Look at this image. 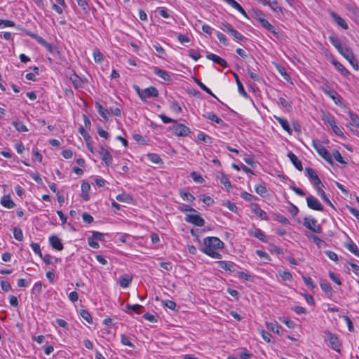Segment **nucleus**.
<instances>
[{"instance_id": "f257e3e1", "label": "nucleus", "mask_w": 359, "mask_h": 359, "mask_svg": "<svg viewBox=\"0 0 359 359\" xmlns=\"http://www.w3.org/2000/svg\"><path fill=\"white\" fill-rule=\"evenodd\" d=\"M224 247V243L219 238L210 236L204 238L203 246L200 248V250L212 258L221 259L222 255L216 250L222 249Z\"/></svg>"}, {"instance_id": "f03ea898", "label": "nucleus", "mask_w": 359, "mask_h": 359, "mask_svg": "<svg viewBox=\"0 0 359 359\" xmlns=\"http://www.w3.org/2000/svg\"><path fill=\"white\" fill-rule=\"evenodd\" d=\"M312 145L317 151V153L327 163H332V157L329 151L325 147L320 143L319 140H314L312 142Z\"/></svg>"}, {"instance_id": "7ed1b4c3", "label": "nucleus", "mask_w": 359, "mask_h": 359, "mask_svg": "<svg viewBox=\"0 0 359 359\" xmlns=\"http://www.w3.org/2000/svg\"><path fill=\"white\" fill-rule=\"evenodd\" d=\"M303 225L313 233H320L322 232V227L318 224L315 218L305 217L304 219Z\"/></svg>"}, {"instance_id": "20e7f679", "label": "nucleus", "mask_w": 359, "mask_h": 359, "mask_svg": "<svg viewBox=\"0 0 359 359\" xmlns=\"http://www.w3.org/2000/svg\"><path fill=\"white\" fill-rule=\"evenodd\" d=\"M170 130L174 135L179 137H186L190 133L189 128L182 123H176L170 126Z\"/></svg>"}, {"instance_id": "39448f33", "label": "nucleus", "mask_w": 359, "mask_h": 359, "mask_svg": "<svg viewBox=\"0 0 359 359\" xmlns=\"http://www.w3.org/2000/svg\"><path fill=\"white\" fill-rule=\"evenodd\" d=\"M185 221L200 227L203 226L205 224V220L198 214V212L187 215L185 217Z\"/></svg>"}, {"instance_id": "423d86ee", "label": "nucleus", "mask_w": 359, "mask_h": 359, "mask_svg": "<svg viewBox=\"0 0 359 359\" xmlns=\"http://www.w3.org/2000/svg\"><path fill=\"white\" fill-rule=\"evenodd\" d=\"M325 334L328 337V341L332 348L339 353L341 344L337 337L329 331L325 332Z\"/></svg>"}, {"instance_id": "0eeeda50", "label": "nucleus", "mask_w": 359, "mask_h": 359, "mask_svg": "<svg viewBox=\"0 0 359 359\" xmlns=\"http://www.w3.org/2000/svg\"><path fill=\"white\" fill-rule=\"evenodd\" d=\"M305 171L306 172L308 177L309 178L310 181L313 183L316 189V187L323 186L320 178L318 177V176L315 172L313 168L307 167L306 168Z\"/></svg>"}, {"instance_id": "6e6552de", "label": "nucleus", "mask_w": 359, "mask_h": 359, "mask_svg": "<svg viewBox=\"0 0 359 359\" xmlns=\"http://www.w3.org/2000/svg\"><path fill=\"white\" fill-rule=\"evenodd\" d=\"M307 205L309 208L318 211H323L324 208L320 201L313 196H309L306 198Z\"/></svg>"}, {"instance_id": "1a4fd4ad", "label": "nucleus", "mask_w": 359, "mask_h": 359, "mask_svg": "<svg viewBox=\"0 0 359 359\" xmlns=\"http://www.w3.org/2000/svg\"><path fill=\"white\" fill-rule=\"evenodd\" d=\"M158 95V90L155 87L150 86L142 90V92H141L140 98L142 100H145L149 97H156Z\"/></svg>"}, {"instance_id": "9d476101", "label": "nucleus", "mask_w": 359, "mask_h": 359, "mask_svg": "<svg viewBox=\"0 0 359 359\" xmlns=\"http://www.w3.org/2000/svg\"><path fill=\"white\" fill-rule=\"evenodd\" d=\"M257 20L260 22L264 28L273 34L275 36H278L279 32L277 31V29H276L275 27L273 26L267 20L264 18L259 17L257 18Z\"/></svg>"}, {"instance_id": "9b49d317", "label": "nucleus", "mask_w": 359, "mask_h": 359, "mask_svg": "<svg viewBox=\"0 0 359 359\" xmlns=\"http://www.w3.org/2000/svg\"><path fill=\"white\" fill-rule=\"evenodd\" d=\"M99 154L107 166L112 164V156L107 149L102 147L99 150Z\"/></svg>"}, {"instance_id": "f8f14e48", "label": "nucleus", "mask_w": 359, "mask_h": 359, "mask_svg": "<svg viewBox=\"0 0 359 359\" xmlns=\"http://www.w3.org/2000/svg\"><path fill=\"white\" fill-rule=\"evenodd\" d=\"M206 58L213 61L215 63L218 64L219 65L224 68H226L228 67L227 62L224 59L220 57L219 56L214 53H208L206 55Z\"/></svg>"}, {"instance_id": "ddd939ff", "label": "nucleus", "mask_w": 359, "mask_h": 359, "mask_svg": "<svg viewBox=\"0 0 359 359\" xmlns=\"http://www.w3.org/2000/svg\"><path fill=\"white\" fill-rule=\"evenodd\" d=\"M154 73L162 79L165 81H170L172 80L170 75L169 73L163 69L158 68V67H153Z\"/></svg>"}, {"instance_id": "4468645a", "label": "nucleus", "mask_w": 359, "mask_h": 359, "mask_svg": "<svg viewBox=\"0 0 359 359\" xmlns=\"http://www.w3.org/2000/svg\"><path fill=\"white\" fill-rule=\"evenodd\" d=\"M330 15L332 17L334 21L341 28L344 29H347L348 28V26L347 23L345 22V20L342 18H341L337 13L330 11Z\"/></svg>"}, {"instance_id": "2eb2a0df", "label": "nucleus", "mask_w": 359, "mask_h": 359, "mask_svg": "<svg viewBox=\"0 0 359 359\" xmlns=\"http://www.w3.org/2000/svg\"><path fill=\"white\" fill-rule=\"evenodd\" d=\"M332 64L334 66V67L337 69V70L340 72L342 75L345 76H348L351 75V73L339 61H337L335 59H332L331 60Z\"/></svg>"}, {"instance_id": "dca6fc26", "label": "nucleus", "mask_w": 359, "mask_h": 359, "mask_svg": "<svg viewBox=\"0 0 359 359\" xmlns=\"http://www.w3.org/2000/svg\"><path fill=\"white\" fill-rule=\"evenodd\" d=\"M249 234L251 236L258 238L259 240H260L262 242H267L266 236L259 229L253 228L252 229H250Z\"/></svg>"}, {"instance_id": "f3484780", "label": "nucleus", "mask_w": 359, "mask_h": 359, "mask_svg": "<svg viewBox=\"0 0 359 359\" xmlns=\"http://www.w3.org/2000/svg\"><path fill=\"white\" fill-rule=\"evenodd\" d=\"M49 242L50 245L57 250H62L63 249V245L60 239L57 236H51L49 238Z\"/></svg>"}, {"instance_id": "a211bd4d", "label": "nucleus", "mask_w": 359, "mask_h": 359, "mask_svg": "<svg viewBox=\"0 0 359 359\" xmlns=\"http://www.w3.org/2000/svg\"><path fill=\"white\" fill-rule=\"evenodd\" d=\"M287 157L292 162V163L294 165V166L299 171H302L303 170V167L302 165L301 161L298 159L297 156L293 154L292 151H290L287 154Z\"/></svg>"}, {"instance_id": "6ab92c4d", "label": "nucleus", "mask_w": 359, "mask_h": 359, "mask_svg": "<svg viewBox=\"0 0 359 359\" xmlns=\"http://www.w3.org/2000/svg\"><path fill=\"white\" fill-rule=\"evenodd\" d=\"M133 280V276L130 274H124L118 278V283L121 287L126 288Z\"/></svg>"}, {"instance_id": "aec40b11", "label": "nucleus", "mask_w": 359, "mask_h": 359, "mask_svg": "<svg viewBox=\"0 0 359 359\" xmlns=\"http://www.w3.org/2000/svg\"><path fill=\"white\" fill-rule=\"evenodd\" d=\"M219 267L229 272H233L235 271V264L231 262L226 261H218L217 262Z\"/></svg>"}, {"instance_id": "412c9836", "label": "nucleus", "mask_w": 359, "mask_h": 359, "mask_svg": "<svg viewBox=\"0 0 359 359\" xmlns=\"http://www.w3.org/2000/svg\"><path fill=\"white\" fill-rule=\"evenodd\" d=\"M337 50L346 60L351 59L353 57V53L352 50L345 45H343Z\"/></svg>"}, {"instance_id": "4be33fe9", "label": "nucleus", "mask_w": 359, "mask_h": 359, "mask_svg": "<svg viewBox=\"0 0 359 359\" xmlns=\"http://www.w3.org/2000/svg\"><path fill=\"white\" fill-rule=\"evenodd\" d=\"M203 116L207 118V119H209L212 121H214L216 123L220 125V126H224L225 123H224V121L219 118L215 114H214L213 112H207L205 114L203 115Z\"/></svg>"}, {"instance_id": "5701e85b", "label": "nucleus", "mask_w": 359, "mask_h": 359, "mask_svg": "<svg viewBox=\"0 0 359 359\" xmlns=\"http://www.w3.org/2000/svg\"><path fill=\"white\" fill-rule=\"evenodd\" d=\"M217 178L224 186L225 189L229 191L231 187V184L229 177L225 174L221 172L217 175Z\"/></svg>"}, {"instance_id": "b1692460", "label": "nucleus", "mask_w": 359, "mask_h": 359, "mask_svg": "<svg viewBox=\"0 0 359 359\" xmlns=\"http://www.w3.org/2000/svg\"><path fill=\"white\" fill-rule=\"evenodd\" d=\"M274 118L280 123V125L283 128V130L287 131L289 134L292 133V130L290 127L289 123L285 118H281V117H279L277 116H274Z\"/></svg>"}, {"instance_id": "393cba45", "label": "nucleus", "mask_w": 359, "mask_h": 359, "mask_svg": "<svg viewBox=\"0 0 359 359\" xmlns=\"http://www.w3.org/2000/svg\"><path fill=\"white\" fill-rule=\"evenodd\" d=\"M224 1L226 2L231 6H232L233 8L237 10L238 12H240L244 16H248L246 12L243 8V7L235 0H224Z\"/></svg>"}, {"instance_id": "a878e982", "label": "nucleus", "mask_w": 359, "mask_h": 359, "mask_svg": "<svg viewBox=\"0 0 359 359\" xmlns=\"http://www.w3.org/2000/svg\"><path fill=\"white\" fill-rule=\"evenodd\" d=\"M1 204L8 209L13 208L15 206V203L11 200L9 195L4 196L1 199Z\"/></svg>"}, {"instance_id": "bb28decb", "label": "nucleus", "mask_w": 359, "mask_h": 359, "mask_svg": "<svg viewBox=\"0 0 359 359\" xmlns=\"http://www.w3.org/2000/svg\"><path fill=\"white\" fill-rule=\"evenodd\" d=\"M266 328L277 334H281L283 328L279 325L276 322L275 323H266Z\"/></svg>"}, {"instance_id": "cd10ccee", "label": "nucleus", "mask_w": 359, "mask_h": 359, "mask_svg": "<svg viewBox=\"0 0 359 359\" xmlns=\"http://www.w3.org/2000/svg\"><path fill=\"white\" fill-rule=\"evenodd\" d=\"M95 107L97 110L98 114L102 116V118L107 121L108 120V114H109V110L104 108L102 104H100L99 102H95Z\"/></svg>"}, {"instance_id": "c85d7f7f", "label": "nucleus", "mask_w": 359, "mask_h": 359, "mask_svg": "<svg viewBox=\"0 0 359 359\" xmlns=\"http://www.w3.org/2000/svg\"><path fill=\"white\" fill-rule=\"evenodd\" d=\"M233 76L235 78V81L236 82V84H237V86H238V92L239 93L244 97L247 98L248 97V93H246V91L244 89V87L242 84V83L241 82L240 79H239V77L238 76L237 74L236 73H233Z\"/></svg>"}, {"instance_id": "c756f323", "label": "nucleus", "mask_w": 359, "mask_h": 359, "mask_svg": "<svg viewBox=\"0 0 359 359\" xmlns=\"http://www.w3.org/2000/svg\"><path fill=\"white\" fill-rule=\"evenodd\" d=\"M345 247L351 253L359 257V250L357 245L351 240L345 245Z\"/></svg>"}, {"instance_id": "7c9ffc66", "label": "nucleus", "mask_w": 359, "mask_h": 359, "mask_svg": "<svg viewBox=\"0 0 359 359\" xmlns=\"http://www.w3.org/2000/svg\"><path fill=\"white\" fill-rule=\"evenodd\" d=\"M70 79L76 89L83 87V82L78 75L74 74L72 76H71Z\"/></svg>"}, {"instance_id": "2f4dec72", "label": "nucleus", "mask_w": 359, "mask_h": 359, "mask_svg": "<svg viewBox=\"0 0 359 359\" xmlns=\"http://www.w3.org/2000/svg\"><path fill=\"white\" fill-rule=\"evenodd\" d=\"M321 90L325 95H328L336 104H338L339 100L336 97V95H337V93L336 92L327 90L324 87H321Z\"/></svg>"}, {"instance_id": "473e14b6", "label": "nucleus", "mask_w": 359, "mask_h": 359, "mask_svg": "<svg viewBox=\"0 0 359 359\" xmlns=\"http://www.w3.org/2000/svg\"><path fill=\"white\" fill-rule=\"evenodd\" d=\"M13 126L15 127L16 130L18 132H27L28 131V128L27 126L20 121H13L12 122Z\"/></svg>"}, {"instance_id": "72a5a7b5", "label": "nucleus", "mask_w": 359, "mask_h": 359, "mask_svg": "<svg viewBox=\"0 0 359 359\" xmlns=\"http://www.w3.org/2000/svg\"><path fill=\"white\" fill-rule=\"evenodd\" d=\"M263 1L264 4L269 5L274 11H281V7L278 6V1L276 0H265Z\"/></svg>"}, {"instance_id": "f704fd0d", "label": "nucleus", "mask_w": 359, "mask_h": 359, "mask_svg": "<svg viewBox=\"0 0 359 359\" xmlns=\"http://www.w3.org/2000/svg\"><path fill=\"white\" fill-rule=\"evenodd\" d=\"M329 41L330 43L334 46V47L338 50L339 48H341L343 44L341 43L340 39L337 37L336 36L331 35L329 36Z\"/></svg>"}, {"instance_id": "c9c22d12", "label": "nucleus", "mask_w": 359, "mask_h": 359, "mask_svg": "<svg viewBox=\"0 0 359 359\" xmlns=\"http://www.w3.org/2000/svg\"><path fill=\"white\" fill-rule=\"evenodd\" d=\"M322 120L328 123L331 127L335 124V121L334 117L329 113L323 114L322 116Z\"/></svg>"}, {"instance_id": "e433bc0d", "label": "nucleus", "mask_w": 359, "mask_h": 359, "mask_svg": "<svg viewBox=\"0 0 359 359\" xmlns=\"http://www.w3.org/2000/svg\"><path fill=\"white\" fill-rule=\"evenodd\" d=\"M322 187L323 186H320L319 187H316V191L318 194V195L323 198V200L327 203L328 205H330V206H333L331 201L329 200V198L327 197L325 191L322 189Z\"/></svg>"}, {"instance_id": "4c0bfd02", "label": "nucleus", "mask_w": 359, "mask_h": 359, "mask_svg": "<svg viewBox=\"0 0 359 359\" xmlns=\"http://www.w3.org/2000/svg\"><path fill=\"white\" fill-rule=\"evenodd\" d=\"M14 238L19 241H22L23 240V233L22 229L20 227H14L13 230Z\"/></svg>"}, {"instance_id": "58836bf2", "label": "nucleus", "mask_w": 359, "mask_h": 359, "mask_svg": "<svg viewBox=\"0 0 359 359\" xmlns=\"http://www.w3.org/2000/svg\"><path fill=\"white\" fill-rule=\"evenodd\" d=\"M252 211L262 219H267V215L266 212H264L263 210H262L259 207L256 205L253 209Z\"/></svg>"}, {"instance_id": "ea45409f", "label": "nucleus", "mask_w": 359, "mask_h": 359, "mask_svg": "<svg viewBox=\"0 0 359 359\" xmlns=\"http://www.w3.org/2000/svg\"><path fill=\"white\" fill-rule=\"evenodd\" d=\"M180 195L183 200H187L191 202L195 200V197L187 191H184V190L182 189L180 190Z\"/></svg>"}, {"instance_id": "a19ab883", "label": "nucleus", "mask_w": 359, "mask_h": 359, "mask_svg": "<svg viewBox=\"0 0 359 359\" xmlns=\"http://www.w3.org/2000/svg\"><path fill=\"white\" fill-rule=\"evenodd\" d=\"M320 286L322 290L327 293H332V288L330 284L326 280H322L320 283Z\"/></svg>"}, {"instance_id": "79ce46f5", "label": "nucleus", "mask_w": 359, "mask_h": 359, "mask_svg": "<svg viewBox=\"0 0 359 359\" xmlns=\"http://www.w3.org/2000/svg\"><path fill=\"white\" fill-rule=\"evenodd\" d=\"M230 34L234 38V39L237 41H243L245 39V37L242 35L240 32L236 31L234 28L230 32Z\"/></svg>"}, {"instance_id": "37998d69", "label": "nucleus", "mask_w": 359, "mask_h": 359, "mask_svg": "<svg viewBox=\"0 0 359 359\" xmlns=\"http://www.w3.org/2000/svg\"><path fill=\"white\" fill-rule=\"evenodd\" d=\"M306 236L310 239V240H312L313 242L316 245H318V247H320L323 244L325 243V242L320 239V238H318V236H316V235L314 234H310V235H308L306 234Z\"/></svg>"}, {"instance_id": "c03bdc74", "label": "nucleus", "mask_w": 359, "mask_h": 359, "mask_svg": "<svg viewBox=\"0 0 359 359\" xmlns=\"http://www.w3.org/2000/svg\"><path fill=\"white\" fill-rule=\"evenodd\" d=\"M147 157H148V159L152 162V163H160L162 162V160L161 158H160V156L156 154H154V153H150V154H147Z\"/></svg>"}, {"instance_id": "a18cd8bd", "label": "nucleus", "mask_w": 359, "mask_h": 359, "mask_svg": "<svg viewBox=\"0 0 359 359\" xmlns=\"http://www.w3.org/2000/svg\"><path fill=\"white\" fill-rule=\"evenodd\" d=\"M121 342L122 344H123L125 346H128L133 348H135V345L130 341V338L125 334L121 335Z\"/></svg>"}, {"instance_id": "49530a36", "label": "nucleus", "mask_w": 359, "mask_h": 359, "mask_svg": "<svg viewBox=\"0 0 359 359\" xmlns=\"http://www.w3.org/2000/svg\"><path fill=\"white\" fill-rule=\"evenodd\" d=\"M255 189L256 193L262 196H264L267 191L266 187L261 184L255 185Z\"/></svg>"}, {"instance_id": "de8ad7c7", "label": "nucleus", "mask_w": 359, "mask_h": 359, "mask_svg": "<svg viewBox=\"0 0 359 359\" xmlns=\"http://www.w3.org/2000/svg\"><path fill=\"white\" fill-rule=\"evenodd\" d=\"M80 314H81V316L85 320H86L88 323H93V318L91 317V315L90 314V313L88 311L82 309V310H81Z\"/></svg>"}, {"instance_id": "09e8293b", "label": "nucleus", "mask_w": 359, "mask_h": 359, "mask_svg": "<svg viewBox=\"0 0 359 359\" xmlns=\"http://www.w3.org/2000/svg\"><path fill=\"white\" fill-rule=\"evenodd\" d=\"M222 205L233 212H237L238 211V208L236 204L229 201L224 202Z\"/></svg>"}, {"instance_id": "8fccbe9b", "label": "nucleus", "mask_w": 359, "mask_h": 359, "mask_svg": "<svg viewBox=\"0 0 359 359\" xmlns=\"http://www.w3.org/2000/svg\"><path fill=\"white\" fill-rule=\"evenodd\" d=\"M348 114L353 123L352 125H355L358 126L359 125V116L351 111H349Z\"/></svg>"}, {"instance_id": "3c124183", "label": "nucleus", "mask_w": 359, "mask_h": 359, "mask_svg": "<svg viewBox=\"0 0 359 359\" xmlns=\"http://www.w3.org/2000/svg\"><path fill=\"white\" fill-rule=\"evenodd\" d=\"M332 155L337 162L340 163L341 164H346V162L344 161L340 152L338 150H334L332 151Z\"/></svg>"}, {"instance_id": "603ef678", "label": "nucleus", "mask_w": 359, "mask_h": 359, "mask_svg": "<svg viewBox=\"0 0 359 359\" xmlns=\"http://www.w3.org/2000/svg\"><path fill=\"white\" fill-rule=\"evenodd\" d=\"M15 26V23L13 21L8 20H1L0 19V27H13Z\"/></svg>"}, {"instance_id": "864d4df0", "label": "nucleus", "mask_w": 359, "mask_h": 359, "mask_svg": "<svg viewBox=\"0 0 359 359\" xmlns=\"http://www.w3.org/2000/svg\"><path fill=\"white\" fill-rule=\"evenodd\" d=\"M196 83L198 85V86L204 91H205L209 95H211L212 96L215 97V95L212 93L211 90L208 88L204 83H203L200 80L196 79Z\"/></svg>"}, {"instance_id": "5fc2aeb1", "label": "nucleus", "mask_w": 359, "mask_h": 359, "mask_svg": "<svg viewBox=\"0 0 359 359\" xmlns=\"http://www.w3.org/2000/svg\"><path fill=\"white\" fill-rule=\"evenodd\" d=\"M190 176L195 182L203 183L204 182V179L203 178V177L195 171L192 172Z\"/></svg>"}, {"instance_id": "6e6d98bb", "label": "nucleus", "mask_w": 359, "mask_h": 359, "mask_svg": "<svg viewBox=\"0 0 359 359\" xmlns=\"http://www.w3.org/2000/svg\"><path fill=\"white\" fill-rule=\"evenodd\" d=\"M302 278L305 285L310 289H313L316 287L311 277L302 276Z\"/></svg>"}, {"instance_id": "4d7b16f0", "label": "nucleus", "mask_w": 359, "mask_h": 359, "mask_svg": "<svg viewBox=\"0 0 359 359\" xmlns=\"http://www.w3.org/2000/svg\"><path fill=\"white\" fill-rule=\"evenodd\" d=\"M41 290H42V283L40 281H38L34 284V285L32 290V292L33 294L37 295L41 292Z\"/></svg>"}, {"instance_id": "13d9d810", "label": "nucleus", "mask_w": 359, "mask_h": 359, "mask_svg": "<svg viewBox=\"0 0 359 359\" xmlns=\"http://www.w3.org/2000/svg\"><path fill=\"white\" fill-rule=\"evenodd\" d=\"M280 320L284 323L285 325H287V327L290 328V329H292L295 326V323L294 321L291 320H289L288 318H285V317H282L280 318Z\"/></svg>"}, {"instance_id": "bf43d9fd", "label": "nucleus", "mask_w": 359, "mask_h": 359, "mask_svg": "<svg viewBox=\"0 0 359 359\" xmlns=\"http://www.w3.org/2000/svg\"><path fill=\"white\" fill-rule=\"evenodd\" d=\"M154 48L158 53V56L161 58H164L165 52V50L163 48V47L160 44H156V45H154Z\"/></svg>"}, {"instance_id": "052dcab7", "label": "nucleus", "mask_w": 359, "mask_h": 359, "mask_svg": "<svg viewBox=\"0 0 359 359\" xmlns=\"http://www.w3.org/2000/svg\"><path fill=\"white\" fill-rule=\"evenodd\" d=\"M30 247L36 255H38L40 257H42V252L39 244L36 243H32L30 244Z\"/></svg>"}, {"instance_id": "680f3d73", "label": "nucleus", "mask_w": 359, "mask_h": 359, "mask_svg": "<svg viewBox=\"0 0 359 359\" xmlns=\"http://www.w3.org/2000/svg\"><path fill=\"white\" fill-rule=\"evenodd\" d=\"M93 57L95 62H100L103 60V55L97 48H96L93 50Z\"/></svg>"}, {"instance_id": "e2e57ef3", "label": "nucleus", "mask_w": 359, "mask_h": 359, "mask_svg": "<svg viewBox=\"0 0 359 359\" xmlns=\"http://www.w3.org/2000/svg\"><path fill=\"white\" fill-rule=\"evenodd\" d=\"M126 308L128 309L133 311L134 312H135L137 313H140L141 312V310L143 308V306L140 304H133V305L128 304L126 306Z\"/></svg>"}, {"instance_id": "0e129e2a", "label": "nucleus", "mask_w": 359, "mask_h": 359, "mask_svg": "<svg viewBox=\"0 0 359 359\" xmlns=\"http://www.w3.org/2000/svg\"><path fill=\"white\" fill-rule=\"evenodd\" d=\"M247 71H248V74H249L250 77L252 80H254L255 81H260L261 77H260V76L258 74H257L254 71L251 70L249 67L247 69Z\"/></svg>"}, {"instance_id": "69168bd1", "label": "nucleus", "mask_w": 359, "mask_h": 359, "mask_svg": "<svg viewBox=\"0 0 359 359\" xmlns=\"http://www.w3.org/2000/svg\"><path fill=\"white\" fill-rule=\"evenodd\" d=\"M116 200L120 202H129L130 200H131V197L126 194H118L116 197Z\"/></svg>"}, {"instance_id": "338daca9", "label": "nucleus", "mask_w": 359, "mask_h": 359, "mask_svg": "<svg viewBox=\"0 0 359 359\" xmlns=\"http://www.w3.org/2000/svg\"><path fill=\"white\" fill-rule=\"evenodd\" d=\"M78 5L85 11L87 12L89 10V6L87 0H76Z\"/></svg>"}, {"instance_id": "774afa93", "label": "nucleus", "mask_w": 359, "mask_h": 359, "mask_svg": "<svg viewBox=\"0 0 359 359\" xmlns=\"http://www.w3.org/2000/svg\"><path fill=\"white\" fill-rule=\"evenodd\" d=\"M188 55L195 61H197L201 57V54L195 50H190Z\"/></svg>"}]
</instances>
